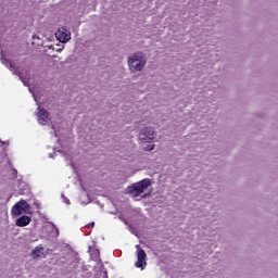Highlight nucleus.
I'll list each match as a JSON object with an SVG mask.
<instances>
[{
    "label": "nucleus",
    "instance_id": "nucleus-3",
    "mask_svg": "<svg viewBox=\"0 0 278 278\" xmlns=\"http://www.w3.org/2000/svg\"><path fill=\"white\" fill-rule=\"evenodd\" d=\"M128 66L132 73H136V71H142V68H144V62H142V55L134 54L132 56H130L128 60Z\"/></svg>",
    "mask_w": 278,
    "mask_h": 278
},
{
    "label": "nucleus",
    "instance_id": "nucleus-12",
    "mask_svg": "<svg viewBox=\"0 0 278 278\" xmlns=\"http://www.w3.org/2000/svg\"><path fill=\"white\" fill-rule=\"evenodd\" d=\"M87 227L88 229H90V227H94V223L89 224Z\"/></svg>",
    "mask_w": 278,
    "mask_h": 278
},
{
    "label": "nucleus",
    "instance_id": "nucleus-5",
    "mask_svg": "<svg viewBox=\"0 0 278 278\" xmlns=\"http://www.w3.org/2000/svg\"><path fill=\"white\" fill-rule=\"evenodd\" d=\"M139 140H141V142H151V140H155V129L152 127L142 129L139 134Z\"/></svg>",
    "mask_w": 278,
    "mask_h": 278
},
{
    "label": "nucleus",
    "instance_id": "nucleus-13",
    "mask_svg": "<svg viewBox=\"0 0 278 278\" xmlns=\"http://www.w3.org/2000/svg\"><path fill=\"white\" fill-rule=\"evenodd\" d=\"M17 75H18L20 79H23V76L21 75V73H18Z\"/></svg>",
    "mask_w": 278,
    "mask_h": 278
},
{
    "label": "nucleus",
    "instance_id": "nucleus-11",
    "mask_svg": "<svg viewBox=\"0 0 278 278\" xmlns=\"http://www.w3.org/2000/svg\"><path fill=\"white\" fill-rule=\"evenodd\" d=\"M9 66H10V71H14V63L13 62H10Z\"/></svg>",
    "mask_w": 278,
    "mask_h": 278
},
{
    "label": "nucleus",
    "instance_id": "nucleus-1",
    "mask_svg": "<svg viewBox=\"0 0 278 278\" xmlns=\"http://www.w3.org/2000/svg\"><path fill=\"white\" fill-rule=\"evenodd\" d=\"M22 214H31V206L25 200H20L11 208V216L17 218V216H22Z\"/></svg>",
    "mask_w": 278,
    "mask_h": 278
},
{
    "label": "nucleus",
    "instance_id": "nucleus-8",
    "mask_svg": "<svg viewBox=\"0 0 278 278\" xmlns=\"http://www.w3.org/2000/svg\"><path fill=\"white\" fill-rule=\"evenodd\" d=\"M31 223V218L27 215H23L22 217L17 218L15 222L16 227H27Z\"/></svg>",
    "mask_w": 278,
    "mask_h": 278
},
{
    "label": "nucleus",
    "instance_id": "nucleus-9",
    "mask_svg": "<svg viewBox=\"0 0 278 278\" xmlns=\"http://www.w3.org/2000/svg\"><path fill=\"white\" fill-rule=\"evenodd\" d=\"M31 255L34 260H38L40 257H46L45 255V248L42 247H36L33 251H31Z\"/></svg>",
    "mask_w": 278,
    "mask_h": 278
},
{
    "label": "nucleus",
    "instance_id": "nucleus-10",
    "mask_svg": "<svg viewBox=\"0 0 278 278\" xmlns=\"http://www.w3.org/2000/svg\"><path fill=\"white\" fill-rule=\"evenodd\" d=\"M153 149H155L154 144L146 147L144 151L151 152V151H153Z\"/></svg>",
    "mask_w": 278,
    "mask_h": 278
},
{
    "label": "nucleus",
    "instance_id": "nucleus-7",
    "mask_svg": "<svg viewBox=\"0 0 278 278\" xmlns=\"http://www.w3.org/2000/svg\"><path fill=\"white\" fill-rule=\"evenodd\" d=\"M38 123L47 125L49 123V111L38 106Z\"/></svg>",
    "mask_w": 278,
    "mask_h": 278
},
{
    "label": "nucleus",
    "instance_id": "nucleus-14",
    "mask_svg": "<svg viewBox=\"0 0 278 278\" xmlns=\"http://www.w3.org/2000/svg\"><path fill=\"white\" fill-rule=\"evenodd\" d=\"M65 203H67L68 205L71 204V201L70 200H65Z\"/></svg>",
    "mask_w": 278,
    "mask_h": 278
},
{
    "label": "nucleus",
    "instance_id": "nucleus-4",
    "mask_svg": "<svg viewBox=\"0 0 278 278\" xmlns=\"http://www.w3.org/2000/svg\"><path fill=\"white\" fill-rule=\"evenodd\" d=\"M137 249V262L135 263L136 268H141L144 270L147 267V252L140 248V245H136Z\"/></svg>",
    "mask_w": 278,
    "mask_h": 278
},
{
    "label": "nucleus",
    "instance_id": "nucleus-6",
    "mask_svg": "<svg viewBox=\"0 0 278 278\" xmlns=\"http://www.w3.org/2000/svg\"><path fill=\"white\" fill-rule=\"evenodd\" d=\"M55 38L64 45L71 40V30L66 27H61L55 31Z\"/></svg>",
    "mask_w": 278,
    "mask_h": 278
},
{
    "label": "nucleus",
    "instance_id": "nucleus-2",
    "mask_svg": "<svg viewBox=\"0 0 278 278\" xmlns=\"http://www.w3.org/2000/svg\"><path fill=\"white\" fill-rule=\"evenodd\" d=\"M149 186H151V179L146 178L137 184H132V186L129 187V192L135 194V197H140Z\"/></svg>",
    "mask_w": 278,
    "mask_h": 278
}]
</instances>
